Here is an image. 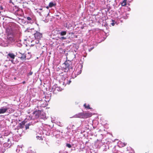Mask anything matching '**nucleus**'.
Returning a JSON list of instances; mask_svg holds the SVG:
<instances>
[{
  "label": "nucleus",
  "instance_id": "obj_1",
  "mask_svg": "<svg viewBox=\"0 0 153 153\" xmlns=\"http://www.w3.org/2000/svg\"><path fill=\"white\" fill-rule=\"evenodd\" d=\"M64 65L63 71L65 73L69 71L70 73H72L71 77L73 78L76 77L82 72V65L81 64L76 65L74 68H73L71 64H69L67 62H65Z\"/></svg>",
  "mask_w": 153,
  "mask_h": 153
},
{
  "label": "nucleus",
  "instance_id": "obj_2",
  "mask_svg": "<svg viewBox=\"0 0 153 153\" xmlns=\"http://www.w3.org/2000/svg\"><path fill=\"white\" fill-rule=\"evenodd\" d=\"M14 110L12 108L11 105L7 104L5 106L1 107L0 108V114H3L5 113L11 114L14 112Z\"/></svg>",
  "mask_w": 153,
  "mask_h": 153
},
{
  "label": "nucleus",
  "instance_id": "obj_3",
  "mask_svg": "<svg viewBox=\"0 0 153 153\" xmlns=\"http://www.w3.org/2000/svg\"><path fill=\"white\" fill-rule=\"evenodd\" d=\"M91 116V115L90 113L83 112L76 114L72 117L85 118L90 117Z\"/></svg>",
  "mask_w": 153,
  "mask_h": 153
},
{
  "label": "nucleus",
  "instance_id": "obj_4",
  "mask_svg": "<svg viewBox=\"0 0 153 153\" xmlns=\"http://www.w3.org/2000/svg\"><path fill=\"white\" fill-rule=\"evenodd\" d=\"M51 131L48 128H39V130L38 132V134H40V135H49L50 134Z\"/></svg>",
  "mask_w": 153,
  "mask_h": 153
},
{
  "label": "nucleus",
  "instance_id": "obj_5",
  "mask_svg": "<svg viewBox=\"0 0 153 153\" xmlns=\"http://www.w3.org/2000/svg\"><path fill=\"white\" fill-rule=\"evenodd\" d=\"M60 76H62L61 78L62 79V85L64 86H65L66 85H69L71 82V81L70 80V79L69 77H65L63 76V73H62L60 74Z\"/></svg>",
  "mask_w": 153,
  "mask_h": 153
},
{
  "label": "nucleus",
  "instance_id": "obj_6",
  "mask_svg": "<svg viewBox=\"0 0 153 153\" xmlns=\"http://www.w3.org/2000/svg\"><path fill=\"white\" fill-rule=\"evenodd\" d=\"M62 90V89L60 87H58L57 85H54L53 86L51 91L52 92L53 94H56Z\"/></svg>",
  "mask_w": 153,
  "mask_h": 153
},
{
  "label": "nucleus",
  "instance_id": "obj_7",
  "mask_svg": "<svg viewBox=\"0 0 153 153\" xmlns=\"http://www.w3.org/2000/svg\"><path fill=\"white\" fill-rule=\"evenodd\" d=\"M16 10H14L15 14L20 17L22 16L23 14V11L22 10L18 7L16 8Z\"/></svg>",
  "mask_w": 153,
  "mask_h": 153
},
{
  "label": "nucleus",
  "instance_id": "obj_8",
  "mask_svg": "<svg viewBox=\"0 0 153 153\" xmlns=\"http://www.w3.org/2000/svg\"><path fill=\"white\" fill-rule=\"evenodd\" d=\"M18 53V55L22 60L24 61L26 60V54L25 53H22L19 52Z\"/></svg>",
  "mask_w": 153,
  "mask_h": 153
},
{
  "label": "nucleus",
  "instance_id": "obj_9",
  "mask_svg": "<svg viewBox=\"0 0 153 153\" xmlns=\"http://www.w3.org/2000/svg\"><path fill=\"white\" fill-rule=\"evenodd\" d=\"M41 111L39 110L35 111L33 112V114L36 118H39L40 115H41Z\"/></svg>",
  "mask_w": 153,
  "mask_h": 153
},
{
  "label": "nucleus",
  "instance_id": "obj_10",
  "mask_svg": "<svg viewBox=\"0 0 153 153\" xmlns=\"http://www.w3.org/2000/svg\"><path fill=\"white\" fill-rule=\"evenodd\" d=\"M33 125H34L39 127H40L42 125V123L40 121H38L37 120H33Z\"/></svg>",
  "mask_w": 153,
  "mask_h": 153
},
{
  "label": "nucleus",
  "instance_id": "obj_11",
  "mask_svg": "<svg viewBox=\"0 0 153 153\" xmlns=\"http://www.w3.org/2000/svg\"><path fill=\"white\" fill-rule=\"evenodd\" d=\"M35 39H40L42 37V34L39 32H36L34 34Z\"/></svg>",
  "mask_w": 153,
  "mask_h": 153
},
{
  "label": "nucleus",
  "instance_id": "obj_12",
  "mask_svg": "<svg viewBox=\"0 0 153 153\" xmlns=\"http://www.w3.org/2000/svg\"><path fill=\"white\" fill-rule=\"evenodd\" d=\"M7 57H9L11 59H12V60H11V62L12 63H13V59L15 58V55L13 53H9L7 55Z\"/></svg>",
  "mask_w": 153,
  "mask_h": 153
},
{
  "label": "nucleus",
  "instance_id": "obj_13",
  "mask_svg": "<svg viewBox=\"0 0 153 153\" xmlns=\"http://www.w3.org/2000/svg\"><path fill=\"white\" fill-rule=\"evenodd\" d=\"M25 124V122L24 121L22 122L21 123H20L17 126V129H19L24 127Z\"/></svg>",
  "mask_w": 153,
  "mask_h": 153
},
{
  "label": "nucleus",
  "instance_id": "obj_14",
  "mask_svg": "<svg viewBox=\"0 0 153 153\" xmlns=\"http://www.w3.org/2000/svg\"><path fill=\"white\" fill-rule=\"evenodd\" d=\"M36 138L37 139H38L39 140H43V137H44V136L43 137L42 136L43 135H40L39 133L38 134V132L36 134Z\"/></svg>",
  "mask_w": 153,
  "mask_h": 153
},
{
  "label": "nucleus",
  "instance_id": "obj_15",
  "mask_svg": "<svg viewBox=\"0 0 153 153\" xmlns=\"http://www.w3.org/2000/svg\"><path fill=\"white\" fill-rule=\"evenodd\" d=\"M16 44L18 47H21L22 45L21 42V40H17L16 42Z\"/></svg>",
  "mask_w": 153,
  "mask_h": 153
},
{
  "label": "nucleus",
  "instance_id": "obj_16",
  "mask_svg": "<svg viewBox=\"0 0 153 153\" xmlns=\"http://www.w3.org/2000/svg\"><path fill=\"white\" fill-rule=\"evenodd\" d=\"M67 33L66 31H61L58 33V34L61 36H64Z\"/></svg>",
  "mask_w": 153,
  "mask_h": 153
},
{
  "label": "nucleus",
  "instance_id": "obj_17",
  "mask_svg": "<svg viewBox=\"0 0 153 153\" xmlns=\"http://www.w3.org/2000/svg\"><path fill=\"white\" fill-rule=\"evenodd\" d=\"M39 118L43 119L45 118L46 116L45 114L43 111L41 112V115H40Z\"/></svg>",
  "mask_w": 153,
  "mask_h": 153
},
{
  "label": "nucleus",
  "instance_id": "obj_18",
  "mask_svg": "<svg viewBox=\"0 0 153 153\" xmlns=\"http://www.w3.org/2000/svg\"><path fill=\"white\" fill-rule=\"evenodd\" d=\"M40 104V106L41 107H45L46 105V103L43 101H41L39 103Z\"/></svg>",
  "mask_w": 153,
  "mask_h": 153
},
{
  "label": "nucleus",
  "instance_id": "obj_19",
  "mask_svg": "<svg viewBox=\"0 0 153 153\" xmlns=\"http://www.w3.org/2000/svg\"><path fill=\"white\" fill-rule=\"evenodd\" d=\"M33 122L32 121L31 123H30L28 124H27L25 126L26 129H27L29 128V126H31V125H33Z\"/></svg>",
  "mask_w": 153,
  "mask_h": 153
},
{
  "label": "nucleus",
  "instance_id": "obj_20",
  "mask_svg": "<svg viewBox=\"0 0 153 153\" xmlns=\"http://www.w3.org/2000/svg\"><path fill=\"white\" fill-rule=\"evenodd\" d=\"M56 5V4L55 3H54L53 2H50L49 4V7H52L54 6H55Z\"/></svg>",
  "mask_w": 153,
  "mask_h": 153
},
{
  "label": "nucleus",
  "instance_id": "obj_21",
  "mask_svg": "<svg viewBox=\"0 0 153 153\" xmlns=\"http://www.w3.org/2000/svg\"><path fill=\"white\" fill-rule=\"evenodd\" d=\"M26 18L27 20L29 21L28 22L29 23H33V22L30 17L28 16Z\"/></svg>",
  "mask_w": 153,
  "mask_h": 153
},
{
  "label": "nucleus",
  "instance_id": "obj_22",
  "mask_svg": "<svg viewBox=\"0 0 153 153\" xmlns=\"http://www.w3.org/2000/svg\"><path fill=\"white\" fill-rule=\"evenodd\" d=\"M64 26L68 29H69L71 26L69 23H66L64 24Z\"/></svg>",
  "mask_w": 153,
  "mask_h": 153
},
{
  "label": "nucleus",
  "instance_id": "obj_23",
  "mask_svg": "<svg viewBox=\"0 0 153 153\" xmlns=\"http://www.w3.org/2000/svg\"><path fill=\"white\" fill-rule=\"evenodd\" d=\"M84 106L85 107V108H86L87 109H89L91 108L90 107L89 105L88 104L87 105L86 103H85L84 105Z\"/></svg>",
  "mask_w": 153,
  "mask_h": 153
},
{
  "label": "nucleus",
  "instance_id": "obj_24",
  "mask_svg": "<svg viewBox=\"0 0 153 153\" xmlns=\"http://www.w3.org/2000/svg\"><path fill=\"white\" fill-rule=\"evenodd\" d=\"M112 21V22L110 24L112 26H114L115 25V24L117 25V22H115V21L114 20H111Z\"/></svg>",
  "mask_w": 153,
  "mask_h": 153
},
{
  "label": "nucleus",
  "instance_id": "obj_25",
  "mask_svg": "<svg viewBox=\"0 0 153 153\" xmlns=\"http://www.w3.org/2000/svg\"><path fill=\"white\" fill-rule=\"evenodd\" d=\"M126 0H123V2L121 3V5L123 6H124L126 4Z\"/></svg>",
  "mask_w": 153,
  "mask_h": 153
},
{
  "label": "nucleus",
  "instance_id": "obj_26",
  "mask_svg": "<svg viewBox=\"0 0 153 153\" xmlns=\"http://www.w3.org/2000/svg\"><path fill=\"white\" fill-rule=\"evenodd\" d=\"M66 147L69 148H71L72 147L71 145V144L68 143H67L66 144Z\"/></svg>",
  "mask_w": 153,
  "mask_h": 153
},
{
  "label": "nucleus",
  "instance_id": "obj_27",
  "mask_svg": "<svg viewBox=\"0 0 153 153\" xmlns=\"http://www.w3.org/2000/svg\"><path fill=\"white\" fill-rule=\"evenodd\" d=\"M59 39L61 40H63L66 39H67V38L64 36H62L60 37H59Z\"/></svg>",
  "mask_w": 153,
  "mask_h": 153
},
{
  "label": "nucleus",
  "instance_id": "obj_28",
  "mask_svg": "<svg viewBox=\"0 0 153 153\" xmlns=\"http://www.w3.org/2000/svg\"><path fill=\"white\" fill-rule=\"evenodd\" d=\"M40 39H36L35 43L37 44H38L39 42Z\"/></svg>",
  "mask_w": 153,
  "mask_h": 153
},
{
  "label": "nucleus",
  "instance_id": "obj_29",
  "mask_svg": "<svg viewBox=\"0 0 153 153\" xmlns=\"http://www.w3.org/2000/svg\"><path fill=\"white\" fill-rule=\"evenodd\" d=\"M33 73V72L30 71L29 73H28L27 74V75L28 76L31 75Z\"/></svg>",
  "mask_w": 153,
  "mask_h": 153
},
{
  "label": "nucleus",
  "instance_id": "obj_30",
  "mask_svg": "<svg viewBox=\"0 0 153 153\" xmlns=\"http://www.w3.org/2000/svg\"><path fill=\"white\" fill-rule=\"evenodd\" d=\"M94 48V47H92L91 48H90V49H88V51L89 52H90L92 49H93Z\"/></svg>",
  "mask_w": 153,
  "mask_h": 153
},
{
  "label": "nucleus",
  "instance_id": "obj_31",
  "mask_svg": "<svg viewBox=\"0 0 153 153\" xmlns=\"http://www.w3.org/2000/svg\"><path fill=\"white\" fill-rule=\"evenodd\" d=\"M126 145V143H122V145L123 147H124V146H125Z\"/></svg>",
  "mask_w": 153,
  "mask_h": 153
},
{
  "label": "nucleus",
  "instance_id": "obj_32",
  "mask_svg": "<svg viewBox=\"0 0 153 153\" xmlns=\"http://www.w3.org/2000/svg\"><path fill=\"white\" fill-rule=\"evenodd\" d=\"M3 8L2 6H0V10H3Z\"/></svg>",
  "mask_w": 153,
  "mask_h": 153
},
{
  "label": "nucleus",
  "instance_id": "obj_33",
  "mask_svg": "<svg viewBox=\"0 0 153 153\" xmlns=\"http://www.w3.org/2000/svg\"><path fill=\"white\" fill-rule=\"evenodd\" d=\"M123 18H124V19H126L127 18V16L126 15V16H123Z\"/></svg>",
  "mask_w": 153,
  "mask_h": 153
},
{
  "label": "nucleus",
  "instance_id": "obj_34",
  "mask_svg": "<svg viewBox=\"0 0 153 153\" xmlns=\"http://www.w3.org/2000/svg\"><path fill=\"white\" fill-rule=\"evenodd\" d=\"M9 2L11 3L12 2L11 0H10Z\"/></svg>",
  "mask_w": 153,
  "mask_h": 153
},
{
  "label": "nucleus",
  "instance_id": "obj_35",
  "mask_svg": "<svg viewBox=\"0 0 153 153\" xmlns=\"http://www.w3.org/2000/svg\"><path fill=\"white\" fill-rule=\"evenodd\" d=\"M25 81H23V82H22V83L23 84H24L25 83Z\"/></svg>",
  "mask_w": 153,
  "mask_h": 153
},
{
  "label": "nucleus",
  "instance_id": "obj_36",
  "mask_svg": "<svg viewBox=\"0 0 153 153\" xmlns=\"http://www.w3.org/2000/svg\"><path fill=\"white\" fill-rule=\"evenodd\" d=\"M10 139H8L7 140V141L8 142L9 141Z\"/></svg>",
  "mask_w": 153,
  "mask_h": 153
},
{
  "label": "nucleus",
  "instance_id": "obj_37",
  "mask_svg": "<svg viewBox=\"0 0 153 153\" xmlns=\"http://www.w3.org/2000/svg\"><path fill=\"white\" fill-rule=\"evenodd\" d=\"M46 8H48V7H46Z\"/></svg>",
  "mask_w": 153,
  "mask_h": 153
},
{
  "label": "nucleus",
  "instance_id": "obj_38",
  "mask_svg": "<svg viewBox=\"0 0 153 153\" xmlns=\"http://www.w3.org/2000/svg\"><path fill=\"white\" fill-rule=\"evenodd\" d=\"M33 45H31V46H33Z\"/></svg>",
  "mask_w": 153,
  "mask_h": 153
},
{
  "label": "nucleus",
  "instance_id": "obj_39",
  "mask_svg": "<svg viewBox=\"0 0 153 153\" xmlns=\"http://www.w3.org/2000/svg\"><path fill=\"white\" fill-rule=\"evenodd\" d=\"M74 125H73V127H74Z\"/></svg>",
  "mask_w": 153,
  "mask_h": 153
},
{
  "label": "nucleus",
  "instance_id": "obj_40",
  "mask_svg": "<svg viewBox=\"0 0 153 153\" xmlns=\"http://www.w3.org/2000/svg\"><path fill=\"white\" fill-rule=\"evenodd\" d=\"M74 125H73V127H74Z\"/></svg>",
  "mask_w": 153,
  "mask_h": 153
}]
</instances>
